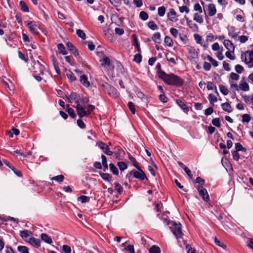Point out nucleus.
I'll list each match as a JSON object with an SVG mask.
<instances>
[{
  "label": "nucleus",
  "mask_w": 253,
  "mask_h": 253,
  "mask_svg": "<svg viewBox=\"0 0 253 253\" xmlns=\"http://www.w3.org/2000/svg\"><path fill=\"white\" fill-rule=\"evenodd\" d=\"M159 76L169 84L181 86L184 83L183 79L173 74H167L163 71H160Z\"/></svg>",
  "instance_id": "nucleus-1"
},
{
  "label": "nucleus",
  "mask_w": 253,
  "mask_h": 253,
  "mask_svg": "<svg viewBox=\"0 0 253 253\" xmlns=\"http://www.w3.org/2000/svg\"><path fill=\"white\" fill-rule=\"evenodd\" d=\"M67 99L70 102H71L72 100H74L76 104V109L78 115L80 118H82L87 114V113L84 112V106L81 105L83 99H81L80 96L76 93L72 92L69 97H67Z\"/></svg>",
  "instance_id": "nucleus-2"
},
{
  "label": "nucleus",
  "mask_w": 253,
  "mask_h": 253,
  "mask_svg": "<svg viewBox=\"0 0 253 253\" xmlns=\"http://www.w3.org/2000/svg\"><path fill=\"white\" fill-rule=\"evenodd\" d=\"M165 222L169 226V228L177 239L181 237L182 235V232L180 223H177L176 222L168 220H166Z\"/></svg>",
  "instance_id": "nucleus-3"
},
{
  "label": "nucleus",
  "mask_w": 253,
  "mask_h": 253,
  "mask_svg": "<svg viewBox=\"0 0 253 253\" xmlns=\"http://www.w3.org/2000/svg\"><path fill=\"white\" fill-rule=\"evenodd\" d=\"M241 58L249 68L253 67V50L247 51L242 55Z\"/></svg>",
  "instance_id": "nucleus-4"
},
{
  "label": "nucleus",
  "mask_w": 253,
  "mask_h": 253,
  "mask_svg": "<svg viewBox=\"0 0 253 253\" xmlns=\"http://www.w3.org/2000/svg\"><path fill=\"white\" fill-rule=\"evenodd\" d=\"M197 189L203 199L206 201H208L210 198L207 190L202 186H197Z\"/></svg>",
  "instance_id": "nucleus-5"
},
{
  "label": "nucleus",
  "mask_w": 253,
  "mask_h": 253,
  "mask_svg": "<svg viewBox=\"0 0 253 253\" xmlns=\"http://www.w3.org/2000/svg\"><path fill=\"white\" fill-rule=\"evenodd\" d=\"M130 174H132L135 178L141 180H144L146 177L145 173L141 169L138 170H132Z\"/></svg>",
  "instance_id": "nucleus-6"
},
{
  "label": "nucleus",
  "mask_w": 253,
  "mask_h": 253,
  "mask_svg": "<svg viewBox=\"0 0 253 253\" xmlns=\"http://www.w3.org/2000/svg\"><path fill=\"white\" fill-rule=\"evenodd\" d=\"M98 147L103 150V152L108 155H112L113 152L110 150L108 146L103 142H98L97 143Z\"/></svg>",
  "instance_id": "nucleus-7"
},
{
  "label": "nucleus",
  "mask_w": 253,
  "mask_h": 253,
  "mask_svg": "<svg viewBox=\"0 0 253 253\" xmlns=\"http://www.w3.org/2000/svg\"><path fill=\"white\" fill-rule=\"evenodd\" d=\"M25 23L26 26L29 28L31 32L35 35H37L38 34V32L37 31V26L34 22L27 21L25 22Z\"/></svg>",
  "instance_id": "nucleus-8"
},
{
  "label": "nucleus",
  "mask_w": 253,
  "mask_h": 253,
  "mask_svg": "<svg viewBox=\"0 0 253 253\" xmlns=\"http://www.w3.org/2000/svg\"><path fill=\"white\" fill-rule=\"evenodd\" d=\"M207 10L208 16L210 17L214 16L216 13L215 6L212 3H210L208 5Z\"/></svg>",
  "instance_id": "nucleus-9"
},
{
  "label": "nucleus",
  "mask_w": 253,
  "mask_h": 253,
  "mask_svg": "<svg viewBox=\"0 0 253 253\" xmlns=\"http://www.w3.org/2000/svg\"><path fill=\"white\" fill-rule=\"evenodd\" d=\"M241 90L244 91H248L250 90V86L249 84L245 81L244 79H243L240 82L239 84V90Z\"/></svg>",
  "instance_id": "nucleus-10"
},
{
  "label": "nucleus",
  "mask_w": 253,
  "mask_h": 253,
  "mask_svg": "<svg viewBox=\"0 0 253 253\" xmlns=\"http://www.w3.org/2000/svg\"><path fill=\"white\" fill-rule=\"evenodd\" d=\"M20 235L22 239L25 241L28 242L29 238L32 235V233L30 231L24 230L20 231Z\"/></svg>",
  "instance_id": "nucleus-11"
},
{
  "label": "nucleus",
  "mask_w": 253,
  "mask_h": 253,
  "mask_svg": "<svg viewBox=\"0 0 253 253\" xmlns=\"http://www.w3.org/2000/svg\"><path fill=\"white\" fill-rule=\"evenodd\" d=\"M223 44L228 51H234L235 46L233 43L228 40H225L223 42Z\"/></svg>",
  "instance_id": "nucleus-12"
},
{
  "label": "nucleus",
  "mask_w": 253,
  "mask_h": 253,
  "mask_svg": "<svg viewBox=\"0 0 253 253\" xmlns=\"http://www.w3.org/2000/svg\"><path fill=\"white\" fill-rule=\"evenodd\" d=\"M27 242L30 243L32 246L35 247L36 248H38L40 246L41 242L40 240L34 237H30Z\"/></svg>",
  "instance_id": "nucleus-13"
},
{
  "label": "nucleus",
  "mask_w": 253,
  "mask_h": 253,
  "mask_svg": "<svg viewBox=\"0 0 253 253\" xmlns=\"http://www.w3.org/2000/svg\"><path fill=\"white\" fill-rule=\"evenodd\" d=\"M101 65L104 68H107L110 65V59L107 56H103L100 60Z\"/></svg>",
  "instance_id": "nucleus-14"
},
{
  "label": "nucleus",
  "mask_w": 253,
  "mask_h": 253,
  "mask_svg": "<svg viewBox=\"0 0 253 253\" xmlns=\"http://www.w3.org/2000/svg\"><path fill=\"white\" fill-rule=\"evenodd\" d=\"M80 82L86 87L90 86V83L87 80V77L85 75H82L80 76Z\"/></svg>",
  "instance_id": "nucleus-15"
},
{
  "label": "nucleus",
  "mask_w": 253,
  "mask_h": 253,
  "mask_svg": "<svg viewBox=\"0 0 253 253\" xmlns=\"http://www.w3.org/2000/svg\"><path fill=\"white\" fill-rule=\"evenodd\" d=\"M221 107L223 110L228 113H230L233 110L231 106L228 102L222 103L221 104Z\"/></svg>",
  "instance_id": "nucleus-16"
},
{
  "label": "nucleus",
  "mask_w": 253,
  "mask_h": 253,
  "mask_svg": "<svg viewBox=\"0 0 253 253\" xmlns=\"http://www.w3.org/2000/svg\"><path fill=\"white\" fill-rule=\"evenodd\" d=\"M41 237L42 240L46 243L51 244L52 242L51 238L46 234L42 233Z\"/></svg>",
  "instance_id": "nucleus-17"
},
{
  "label": "nucleus",
  "mask_w": 253,
  "mask_h": 253,
  "mask_svg": "<svg viewBox=\"0 0 253 253\" xmlns=\"http://www.w3.org/2000/svg\"><path fill=\"white\" fill-rule=\"evenodd\" d=\"M176 15V12L173 8L169 10V12L168 13V17L169 19L171 21H174V19Z\"/></svg>",
  "instance_id": "nucleus-18"
},
{
  "label": "nucleus",
  "mask_w": 253,
  "mask_h": 253,
  "mask_svg": "<svg viewBox=\"0 0 253 253\" xmlns=\"http://www.w3.org/2000/svg\"><path fill=\"white\" fill-rule=\"evenodd\" d=\"M193 19L199 23H202L204 21L203 17L199 13H196L194 14Z\"/></svg>",
  "instance_id": "nucleus-19"
},
{
  "label": "nucleus",
  "mask_w": 253,
  "mask_h": 253,
  "mask_svg": "<svg viewBox=\"0 0 253 253\" xmlns=\"http://www.w3.org/2000/svg\"><path fill=\"white\" fill-rule=\"evenodd\" d=\"M194 38L197 43L201 44L202 46H203L205 47H207V45L202 44V39L201 36L200 35H199L198 34H195L194 35Z\"/></svg>",
  "instance_id": "nucleus-20"
},
{
  "label": "nucleus",
  "mask_w": 253,
  "mask_h": 253,
  "mask_svg": "<svg viewBox=\"0 0 253 253\" xmlns=\"http://www.w3.org/2000/svg\"><path fill=\"white\" fill-rule=\"evenodd\" d=\"M59 52L63 55H66L67 52L65 49V47L62 43H59L57 45Z\"/></svg>",
  "instance_id": "nucleus-21"
},
{
  "label": "nucleus",
  "mask_w": 253,
  "mask_h": 253,
  "mask_svg": "<svg viewBox=\"0 0 253 253\" xmlns=\"http://www.w3.org/2000/svg\"><path fill=\"white\" fill-rule=\"evenodd\" d=\"M153 41H154L155 42L160 43L161 42V34L159 32H157L155 33L152 38Z\"/></svg>",
  "instance_id": "nucleus-22"
},
{
  "label": "nucleus",
  "mask_w": 253,
  "mask_h": 253,
  "mask_svg": "<svg viewBox=\"0 0 253 253\" xmlns=\"http://www.w3.org/2000/svg\"><path fill=\"white\" fill-rule=\"evenodd\" d=\"M66 111L68 113L69 115L73 118H75L76 117V115L74 112V110L70 107L69 105H67L66 106Z\"/></svg>",
  "instance_id": "nucleus-23"
},
{
  "label": "nucleus",
  "mask_w": 253,
  "mask_h": 253,
  "mask_svg": "<svg viewBox=\"0 0 253 253\" xmlns=\"http://www.w3.org/2000/svg\"><path fill=\"white\" fill-rule=\"evenodd\" d=\"M19 5L22 11L26 12H29V8L24 1L22 0L20 1Z\"/></svg>",
  "instance_id": "nucleus-24"
},
{
  "label": "nucleus",
  "mask_w": 253,
  "mask_h": 253,
  "mask_svg": "<svg viewBox=\"0 0 253 253\" xmlns=\"http://www.w3.org/2000/svg\"><path fill=\"white\" fill-rule=\"evenodd\" d=\"M66 75L68 79L71 82H73L76 80V78L75 77L74 74L70 70H68L66 72Z\"/></svg>",
  "instance_id": "nucleus-25"
},
{
  "label": "nucleus",
  "mask_w": 253,
  "mask_h": 253,
  "mask_svg": "<svg viewBox=\"0 0 253 253\" xmlns=\"http://www.w3.org/2000/svg\"><path fill=\"white\" fill-rule=\"evenodd\" d=\"M2 83L6 87H7L9 90H13V87L11 84V83L9 80L6 79V80H3Z\"/></svg>",
  "instance_id": "nucleus-26"
},
{
  "label": "nucleus",
  "mask_w": 253,
  "mask_h": 253,
  "mask_svg": "<svg viewBox=\"0 0 253 253\" xmlns=\"http://www.w3.org/2000/svg\"><path fill=\"white\" fill-rule=\"evenodd\" d=\"M101 158L102 160V165L104 168L103 170L105 171L108 169L106 157L104 155H102Z\"/></svg>",
  "instance_id": "nucleus-27"
},
{
  "label": "nucleus",
  "mask_w": 253,
  "mask_h": 253,
  "mask_svg": "<svg viewBox=\"0 0 253 253\" xmlns=\"http://www.w3.org/2000/svg\"><path fill=\"white\" fill-rule=\"evenodd\" d=\"M100 175L102 178L104 180L110 181L111 180L112 176L108 173H100Z\"/></svg>",
  "instance_id": "nucleus-28"
},
{
  "label": "nucleus",
  "mask_w": 253,
  "mask_h": 253,
  "mask_svg": "<svg viewBox=\"0 0 253 253\" xmlns=\"http://www.w3.org/2000/svg\"><path fill=\"white\" fill-rule=\"evenodd\" d=\"M109 168L110 170L113 172V174L115 175H118L119 174V170L113 164H110L109 165Z\"/></svg>",
  "instance_id": "nucleus-29"
},
{
  "label": "nucleus",
  "mask_w": 253,
  "mask_h": 253,
  "mask_svg": "<svg viewBox=\"0 0 253 253\" xmlns=\"http://www.w3.org/2000/svg\"><path fill=\"white\" fill-rule=\"evenodd\" d=\"M165 43L169 46L171 47L173 45V41L170 37L166 36L164 40Z\"/></svg>",
  "instance_id": "nucleus-30"
},
{
  "label": "nucleus",
  "mask_w": 253,
  "mask_h": 253,
  "mask_svg": "<svg viewBox=\"0 0 253 253\" xmlns=\"http://www.w3.org/2000/svg\"><path fill=\"white\" fill-rule=\"evenodd\" d=\"M64 179V176L63 175H58L51 178V180H54L59 183L63 182Z\"/></svg>",
  "instance_id": "nucleus-31"
},
{
  "label": "nucleus",
  "mask_w": 253,
  "mask_h": 253,
  "mask_svg": "<svg viewBox=\"0 0 253 253\" xmlns=\"http://www.w3.org/2000/svg\"><path fill=\"white\" fill-rule=\"evenodd\" d=\"M161 250L159 247L153 246L149 250L150 253H160Z\"/></svg>",
  "instance_id": "nucleus-32"
},
{
  "label": "nucleus",
  "mask_w": 253,
  "mask_h": 253,
  "mask_svg": "<svg viewBox=\"0 0 253 253\" xmlns=\"http://www.w3.org/2000/svg\"><path fill=\"white\" fill-rule=\"evenodd\" d=\"M17 250L21 253H29V249L26 246H19L18 247Z\"/></svg>",
  "instance_id": "nucleus-33"
},
{
  "label": "nucleus",
  "mask_w": 253,
  "mask_h": 253,
  "mask_svg": "<svg viewBox=\"0 0 253 253\" xmlns=\"http://www.w3.org/2000/svg\"><path fill=\"white\" fill-rule=\"evenodd\" d=\"M188 26L194 31H196L198 29V27L197 24L194 23L191 20H187Z\"/></svg>",
  "instance_id": "nucleus-34"
},
{
  "label": "nucleus",
  "mask_w": 253,
  "mask_h": 253,
  "mask_svg": "<svg viewBox=\"0 0 253 253\" xmlns=\"http://www.w3.org/2000/svg\"><path fill=\"white\" fill-rule=\"evenodd\" d=\"M118 166L121 170H124L127 168V165L124 162H120L118 163Z\"/></svg>",
  "instance_id": "nucleus-35"
},
{
  "label": "nucleus",
  "mask_w": 253,
  "mask_h": 253,
  "mask_svg": "<svg viewBox=\"0 0 253 253\" xmlns=\"http://www.w3.org/2000/svg\"><path fill=\"white\" fill-rule=\"evenodd\" d=\"M76 33L79 37L82 38L83 40L85 39V34L83 30L78 29L77 30Z\"/></svg>",
  "instance_id": "nucleus-36"
},
{
  "label": "nucleus",
  "mask_w": 253,
  "mask_h": 253,
  "mask_svg": "<svg viewBox=\"0 0 253 253\" xmlns=\"http://www.w3.org/2000/svg\"><path fill=\"white\" fill-rule=\"evenodd\" d=\"M89 199L90 198L86 196H81L78 198V200L81 202L82 203L89 202Z\"/></svg>",
  "instance_id": "nucleus-37"
},
{
  "label": "nucleus",
  "mask_w": 253,
  "mask_h": 253,
  "mask_svg": "<svg viewBox=\"0 0 253 253\" xmlns=\"http://www.w3.org/2000/svg\"><path fill=\"white\" fill-rule=\"evenodd\" d=\"M207 58L209 61H210L214 67H217L218 65V62L212 58L211 56L208 55Z\"/></svg>",
  "instance_id": "nucleus-38"
},
{
  "label": "nucleus",
  "mask_w": 253,
  "mask_h": 253,
  "mask_svg": "<svg viewBox=\"0 0 253 253\" xmlns=\"http://www.w3.org/2000/svg\"><path fill=\"white\" fill-rule=\"evenodd\" d=\"M51 58L52 59V63H53V66L54 67V69H55L56 72L57 73H59V69L57 63L55 60V58L53 55H52L51 56Z\"/></svg>",
  "instance_id": "nucleus-39"
},
{
  "label": "nucleus",
  "mask_w": 253,
  "mask_h": 253,
  "mask_svg": "<svg viewBox=\"0 0 253 253\" xmlns=\"http://www.w3.org/2000/svg\"><path fill=\"white\" fill-rule=\"evenodd\" d=\"M219 89L220 92L224 95H226L228 94L229 91L228 89L224 85H219Z\"/></svg>",
  "instance_id": "nucleus-40"
},
{
  "label": "nucleus",
  "mask_w": 253,
  "mask_h": 253,
  "mask_svg": "<svg viewBox=\"0 0 253 253\" xmlns=\"http://www.w3.org/2000/svg\"><path fill=\"white\" fill-rule=\"evenodd\" d=\"M179 10L181 13L185 12L188 14L190 12V9L187 6H182L179 7Z\"/></svg>",
  "instance_id": "nucleus-41"
},
{
  "label": "nucleus",
  "mask_w": 253,
  "mask_h": 253,
  "mask_svg": "<svg viewBox=\"0 0 253 253\" xmlns=\"http://www.w3.org/2000/svg\"><path fill=\"white\" fill-rule=\"evenodd\" d=\"M116 190L118 192L119 194H121L123 192V188L122 186L117 182L114 183Z\"/></svg>",
  "instance_id": "nucleus-42"
},
{
  "label": "nucleus",
  "mask_w": 253,
  "mask_h": 253,
  "mask_svg": "<svg viewBox=\"0 0 253 253\" xmlns=\"http://www.w3.org/2000/svg\"><path fill=\"white\" fill-rule=\"evenodd\" d=\"M208 99L211 104H213L217 101V97L212 94H210L209 95Z\"/></svg>",
  "instance_id": "nucleus-43"
},
{
  "label": "nucleus",
  "mask_w": 253,
  "mask_h": 253,
  "mask_svg": "<svg viewBox=\"0 0 253 253\" xmlns=\"http://www.w3.org/2000/svg\"><path fill=\"white\" fill-rule=\"evenodd\" d=\"M193 9L195 11L199 12L200 13H202L203 12V9L199 3H197L194 4Z\"/></svg>",
  "instance_id": "nucleus-44"
},
{
  "label": "nucleus",
  "mask_w": 253,
  "mask_h": 253,
  "mask_svg": "<svg viewBox=\"0 0 253 253\" xmlns=\"http://www.w3.org/2000/svg\"><path fill=\"white\" fill-rule=\"evenodd\" d=\"M177 104L181 107V108L184 111H187L188 110L187 106L184 104V103L180 100H177Z\"/></svg>",
  "instance_id": "nucleus-45"
},
{
  "label": "nucleus",
  "mask_w": 253,
  "mask_h": 253,
  "mask_svg": "<svg viewBox=\"0 0 253 253\" xmlns=\"http://www.w3.org/2000/svg\"><path fill=\"white\" fill-rule=\"evenodd\" d=\"M188 51L189 54H190L192 57L194 58L197 56V52L196 51L195 49L194 48H188Z\"/></svg>",
  "instance_id": "nucleus-46"
},
{
  "label": "nucleus",
  "mask_w": 253,
  "mask_h": 253,
  "mask_svg": "<svg viewBox=\"0 0 253 253\" xmlns=\"http://www.w3.org/2000/svg\"><path fill=\"white\" fill-rule=\"evenodd\" d=\"M158 14L160 16H163L166 12V8L164 6H161L158 8Z\"/></svg>",
  "instance_id": "nucleus-47"
},
{
  "label": "nucleus",
  "mask_w": 253,
  "mask_h": 253,
  "mask_svg": "<svg viewBox=\"0 0 253 253\" xmlns=\"http://www.w3.org/2000/svg\"><path fill=\"white\" fill-rule=\"evenodd\" d=\"M128 107L129 110L131 111L133 114H135V109L134 104L131 102H128Z\"/></svg>",
  "instance_id": "nucleus-48"
},
{
  "label": "nucleus",
  "mask_w": 253,
  "mask_h": 253,
  "mask_svg": "<svg viewBox=\"0 0 253 253\" xmlns=\"http://www.w3.org/2000/svg\"><path fill=\"white\" fill-rule=\"evenodd\" d=\"M207 88L209 90H212L215 88L216 93H218L215 85L212 82H209L208 83Z\"/></svg>",
  "instance_id": "nucleus-49"
},
{
  "label": "nucleus",
  "mask_w": 253,
  "mask_h": 253,
  "mask_svg": "<svg viewBox=\"0 0 253 253\" xmlns=\"http://www.w3.org/2000/svg\"><path fill=\"white\" fill-rule=\"evenodd\" d=\"M148 25V27L153 30H155L158 29L157 25L153 21L149 22Z\"/></svg>",
  "instance_id": "nucleus-50"
},
{
  "label": "nucleus",
  "mask_w": 253,
  "mask_h": 253,
  "mask_svg": "<svg viewBox=\"0 0 253 253\" xmlns=\"http://www.w3.org/2000/svg\"><path fill=\"white\" fill-rule=\"evenodd\" d=\"M212 124L213 126L217 127H220V122L219 118H215L213 119L212 121Z\"/></svg>",
  "instance_id": "nucleus-51"
},
{
  "label": "nucleus",
  "mask_w": 253,
  "mask_h": 253,
  "mask_svg": "<svg viewBox=\"0 0 253 253\" xmlns=\"http://www.w3.org/2000/svg\"><path fill=\"white\" fill-rule=\"evenodd\" d=\"M234 52V51H227L225 53L226 56L229 58L230 60H234L235 59V57L234 55H232L231 53Z\"/></svg>",
  "instance_id": "nucleus-52"
},
{
  "label": "nucleus",
  "mask_w": 253,
  "mask_h": 253,
  "mask_svg": "<svg viewBox=\"0 0 253 253\" xmlns=\"http://www.w3.org/2000/svg\"><path fill=\"white\" fill-rule=\"evenodd\" d=\"M139 16L143 20H146L148 18V15L145 11L140 12Z\"/></svg>",
  "instance_id": "nucleus-53"
},
{
  "label": "nucleus",
  "mask_w": 253,
  "mask_h": 253,
  "mask_svg": "<svg viewBox=\"0 0 253 253\" xmlns=\"http://www.w3.org/2000/svg\"><path fill=\"white\" fill-rule=\"evenodd\" d=\"M133 60L138 63H140L142 60V56L140 54H136L134 55Z\"/></svg>",
  "instance_id": "nucleus-54"
},
{
  "label": "nucleus",
  "mask_w": 253,
  "mask_h": 253,
  "mask_svg": "<svg viewBox=\"0 0 253 253\" xmlns=\"http://www.w3.org/2000/svg\"><path fill=\"white\" fill-rule=\"evenodd\" d=\"M251 120V117L249 115L245 114L242 116V121L243 122L249 123Z\"/></svg>",
  "instance_id": "nucleus-55"
},
{
  "label": "nucleus",
  "mask_w": 253,
  "mask_h": 253,
  "mask_svg": "<svg viewBox=\"0 0 253 253\" xmlns=\"http://www.w3.org/2000/svg\"><path fill=\"white\" fill-rule=\"evenodd\" d=\"M62 250L64 253H70L71 252L70 247L66 245H64L62 246Z\"/></svg>",
  "instance_id": "nucleus-56"
},
{
  "label": "nucleus",
  "mask_w": 253,
  "mask_h": 253,
  "mask_svg": "<svg viewBox=\"0 0 253 253\" xmlns=\"http://www.w3.org/2000/svg\"><path fill=\"white\" fill-rule=\"evenodd\" d=\"M170 34L174 37V38H176L178 36V30L174 28H171L170 29Z\"/></svg>",
  "instance_id": "nucleus-57"
},
{
  "label": "nucleus",
  "mask_w": 253,
  "mask_h": 253,
  "mask_svg": "<svg viewBox=\"0 0 253 253\" xmlns=\"http://www.w3.org/2000/svg\"><path fill=\"white\" fill-rule=\"evenodd\" d=\"M231 80L234 81H238L239 79V75L235 73H231L230 75Z\"/></svg>",
  "instance_id": "nucleus-58"
},
{
  "label": "nucleus",
  "mask_w": 253,
  "mask_h": 253,
  "mask_svg": "<svg viewBox=\"0 0 253 253\" xmlns=\"http://www.w3.org/2000/svg\"><path fill=\"white\" fill-rule=\"evenodd\" d=\"M235 148L237 151H245L246 149L243 147L242 145L240 143H237L235 144Z\"/></svg>",
  "instance_id": "nucleus-59"
},
{
  "label": "nucleus",
  "mask_w": 253,
  "mask_h": 253,
  "mask_svg": "<svg viewBox=\"0 0 253 253\" xmlns=\"http://www.w3.org/2000/svg\"><path fill=\"white\" fill-rule=\"evenodd\" d=\"M214 242L218 246L221 247L223 249H225L226 248V246L225 245H224L223 243H221L219 240H217L216 238H214Z\"/></svg>",
  "instance_id": "nucleus-60"
},
{
  "label": "nucleus",
  "mask_w": 253,
  "mask_h": 253,
  "mask_svg": "<svg viewBox=\"0 0 253 253\" xmlns=\"http://www.w3.org/2000/svg\"><path fill=\"white\" fill-rule=\"evenodd\" d=\"M126 251L129 252V253H134V247L132 245H128L125 248Z\"/></svg>",
  "instance_id": "nucleus-61"
},
{
  "label": "nucleus",
  "mask_w": 253,
  "mask_h": 253,
  "mask_svg": "<svg viewBox=\"0 0 253 253\" xmlns=\"http://www.w3.org/2000/svg\"><path fill=\"white\" fill-rule=\"evenodd\" d=\"M235 69L238 73H241L244 71L243 67L240 65H236Z\"/></svg>",
  "instance_id": "nucleus-62"
},
{
  "label": "nucleus",
  "mask_w": 253,
  "mask_h": 253,
  "mask_svg": "<svg viewBox=\"0 0 253 253\" xmlns=\"http://www.w3.org/2000/svg\"><path fill=\"white\" fill-rule=\"evenodd\" d=\"M232 156L233 159L236 161H238L240 158L239 154L237 151H234L232 152Z\"/></svg>",
  "instance_id": "nucleus-63"
},
{
  "label": "nucleus",
  "mask_w": 253,
  "mask_h": 253,
  "mask_svg": "<svg viewBox=\"0 0 253 253\" xmlns=\"http://www.w3.org/2000/svg\"><path fill=\"white\" fill-rule=\"evenodd\" d=\"M186 249H187V253H198L194 248H192L189 245H186Z\"/></svg>",
  "instance_id": "nucleus-64"
}]
</instances>
